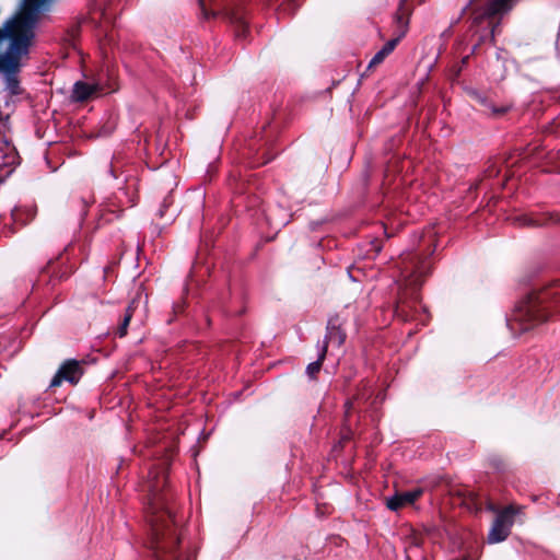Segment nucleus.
Listing matches in <instances>:
<instances>
[{
  "instance_id": "nucleus-1",
  "label": "nucleus",
  "mask_w": 560,
  "mask_h": 560,
  "mask_svg": "<svg viewBox=\"0 0 560 560\" xmlns=\"http://www.w3.org/2000/svg\"><path fill=\"white\" fill-rule=\"evenodd\" d=\"M166 488L165 470L156 474L154 480L148 483L149 538L147 544L154 560H180L178 526L172 504L173 495Z\"/></svg>"
},
{
  "instance_id": "nucleus-2",
  "label": "nucleus",
  "mask_w": 560,
  "mask_h": 560,
  "mask_svg": "<svg viewBox=\"0 0 560 560\" xmlns=\"http://www.w3.org/2000/svg\"><path fill=\"white\" fill-rule=\"evenodd\" d=\"M560 317V279L526 294L514 307L508 326L521 335Z\"/></svg>"
},
{
  "instance_id": "nucleus-3",
  "label": "nucleus",
  "mask_w": 560,
  "mask_h": 560,
  "mask_svg": "<svg viewBox=\"0 0 560 560\" xmlns=\"http://www.w3.org/2000/svg\"><path fill=\"white\" fill-rule=\"evenodd\" d=\"M419 252H409L400 256V275L404 278V288L399 291L395 315L407 322L413 317L417 306L421 302L420 288L431 272V266Z\"/></svg>"
},
{
  "instance_id": "nucleus-4",
  "label": "nucleus",
  "mask_w": 560,
  "mask_h": 560,
  "mask_svg": "<svg viewBox=\"0 0 560 560\" xmlns=\"http://www.w3.org/2000/svg\"><path fill=\"white\" fill-rule=\"evenodd\" d=\"M51 0H24L21 12L13 19L7 21L3 27H0V42L9 38L12 43L13 38L25 34L30 38L35 37V27L44 11L49 10Z\"/></svg>"
},
{
  "instance_id": "nucleus-5",
  "label": "nucleus",
  "mask_w": 560,
  "mask_h": 560,
  "mask_svg": "<svg viewBox=\"0 0 560 560\" xmlns=\"http://www.w3.org/2000/svg\"><path fill=\"white\" fill-rule=\"evenodd\" d=\"M34 38L22 34L13 38L4 54H0V71L4 74H16L21 68V59L28 55Z\"/></svg>"
},
{
  "instance_id": "nucleus-6",
  "label": "nucleus",
  "mask_w": 560,
  "mask_h": 560,
  "mask_svg": "<svg viewBox=\"0 0 560 560\" xmlns=\"http://www.w3.org/2000/svg\"><path fill=\"white\" fill-rule=\"evenodd\" d=\"M524 506L510 504L501 510L488 533V542L498 544L504 541L511 534V528L514 524L515 517L523 514Z\"/></svg>"
},
{
  "instance_id": "nucleus-7",
  "label": "nucleus",
  "mask_w": 560,
  "mask_h": 560,
  "mask_svg": "<svg viewBox=\"0 0 560 560\" xmlns=\"http://www.w3.org/2000/svg\"><path fill=\"white\" fill-rule=\"evenodd\" d=\"M83 361L75 359L65 360L51 378L50 388L59 387L63 382L77 385L84 374Z\"/></svg>"
},
{
  "instance_id": "nucleus-8",
  "label": "nucleus",
  "mask_w": 560,
  "mask_h": 560,
  "mask_svg": "<svg viewBox=\"0 0 560 560\" xmlns=\"http://www.w3.org/2000/svg\"><path fill=\"white\" fill-rule=\"evenodd\" d=\"M513 224L533 229L560 225V212L546 211L520 214L513 218Z\"/></svg>"
},
{
  "instance_id": "nucleus-9",
  "label": "nucleus",
  "mask_w": 560,
  "mask_h": 560,
  "mask_svg": "<svg viewBox=\"0 0 560 560\" xmlns=\"http://www.w3.org/2000/svg\"><path fill=\"white\" fill-rule=\"evenodd\" d=\"M345 323V319H342L340 315H334L328 319L326 335L322 347H326L327 350L329 345L339 348L345 343L347 338Z\"/></svg>"
},
{
  "instance_id": "nucleus-10",
  "label": "nucleus",
  "mask_w": 560,
  "mask_h": 560,
  "mask_svg": "<svg viewBox=\"0 0 560 560\" xmlns=\"http://www.w3.org/2000/svg\"><path fill=\"white\" fill-rule=\"evenodd\" d=\"M63 256L60 255L56 259H51L40 271V280L45 276L48 277V282L55 284L56 282L63 281L70 277L72 269L63 266Z\"/></svg>"
},
{
  "instance_id": "nucleus-11",
  "label": "nucleus",
  "mask_w": 560,
  "mask_h": 560,
  "mask_svg": "<svg viewBox=\"0 0 560 560\" xmlns=\"http://www.w3.org/2000/svg\"><path fill=\"white\" fill-rule=\"evenodd\" d=\"M467 95L475 101L478 105L483 107V113L490 115L491 117L499 118L504 116L509 110L510 106H497L488 97L487 94L480 92L476 89H468L466 91Z\"/></svg>"
},
{
  "instance_id": "nucleus-12",
  "label": "nucleus",
  "mask_w": 560,
  "mask_h": 560,
  "mask_svg": "<svg viewBox=\"0 0 560 560\" xmlns=\"http://www.w3.org/2000/svg\"><path fill=\"white\" fill-rule=\"evenodd\" d=\"M413 11V5L409 3V0H400L397 11L394 15V21L397 28V35L405 37L408 32L410 16Z\"/></svg>"
},
{
  "instance_id": "nucleus-13",
  "label": "nucleus",
  "mask_w": 560,
  "mask_h": 560,
  "mask_svg": "<svg viewBox=\"0 0 560 560\" xmlns=\"http://www.w3.org/2000/svg\"><path fill=\"white\" fill-rule=\"evenodd\" d=\"M228 19L234 26L235 36L238 39H245L248 33L247 12L245 9L236 7L228 13Z\"/></svg>"
},
{
  "instance_id": "nucleus-14",
  "label": "nucleus",
  "mask_w": 560,
  "mask_h": 560,
  "mask_svg": "<svg viewBox=\"0 0 560 560\" xmlns=\"http://www.w3.org/2000/svg\"><path fill=\"white\" fill-rule=\"evenodd\" d=\"M422 494L423 490L421 488L396 493L395 495L387 499L386 506L390 511H398L406 505L415 503Z\"/></svg>"
},
{
  "instance_id": "nucleus-15",
  "label": "nucleus",
  "mask_w": 560,
  "mask_h": 560,
  "mask_svg": "<svg viewBox=\"0 0 560 560\" xmlns=\"http://www.w3.org/2000/svg\"><path fill=\"white\" fill-rule=\"evenodd\" d=\"M187 289H185L182 298L173 303L172 312L170 314V317L166 319V323L168 325L178 322L179 319L184 320V325L190 326L194 324V319L189 316V314L186 312L187 308Z\"/></svg>"
},
{
  "instance_id": "nucleus-16",
  "label": "nucleus",
  "mask_w": 560,
  "mask_h": 560,
  "mask_svg": "<svg viewBox=\"0 0 560 560\" xmlns=\"http://www.w3.org/2000/svg\"><path fill=\"white\" fill-rule=\"evenodd\" d=\"M277 154V150H273L269 143H265L255 151L250 158L249 165L250 167L262 166L272 161Z\"/></svg>"
},
{
  "instance_id": "nucleus-17",
  "label": "nucleus",
  "mask_w": 560,
  "mask_h": 560,
  "mask_svg": "<svg viewBox=\"0 0 560 560\" xmlns=\"http://www.w3.org/2000/svg\"><path fill=\"white\" fill-rule=\"evenodd\" d=\"M139 303H140V294L138 293L137 296H135L130 302L129 304L127 305L126 310H125V314H124V317L121 319V323L119 324L118 328H117V331H116V335L119 337V338H122L127 335L128 332V326L130 324V320L135 314V311L138 308L139 306Z\"/></svg>"
},
{
  "instance_id": "nucleus-18",
  "label": "nucleus",
  "mask_w": 560,
  "mask_h": 560,
  "mask_svg": "<svg viewBox=\"0 0 560 560\" xmlns=\"http://www.w3.org/2000/svg\"><path fill=\"white\" fill-rule=\"evenodd\" d=\"M402 37H399V35H397L395 38H392L389 39L383 47L381 50H378L374 57L371 59L369 66H368V70L381 65L384 59L395 49V47L398 45V43L400 42Z\"/></svg>"
},
{
  "instance_id": "nucleus-19",
  "label": "nucleus",
  "mask_w": 560,
  "mask_h": 560,
  "mask_svg": "<svg viewBox=\"0 0 560 560\" xmlns=\"http://www.w3.org/2000/svg\"><path fill=\"white\" fill-rule=\"evenodd\" d=\"M97 88L83 81H78L73 85L72 98L75 102L88 101L95 92Z\"/></svg>"
},
{
  "instance_id": "nucleus-20",
  "label": "nucleus",
  "mask_w": 560,
  "mask_h": 560,
  "mask_svg": "<svg viewBox=\"0 0 560 560\" xmlns=\"http://www.w3.org/2000/svg\"><path fill=\"white\" fill-rule=\"evenodd\" d=\"M354 399H348L345 404V417H343V425H342V441L351 440L353 435L352 423H351V413L354 411Z\"/></svg>"
},
{
  "instance_id": "nucleus-21",
  "label": "nucleus",
  "mask_w": 560,
  "mask_h": 560,
  "mask_svg": "<svg viewBox=\"0 0 560 560\" xmlns=\"http://www.w3.org/2000/svg\"><path fill=\"white\" fill-rule=\"evenodd\" d=\"M327 351L326 347H322L320 352L318 354V359L312 363H310L306 368V373L310 378L315 380L316 375L319 373L323 362L326 358Z\"/></svg>"
},
{
  "instance_id": "nucleus-22",
  "label": "nucleus",
  "mask_w": 560,
  "mask_h": 560,
  "mask_svg": "<svg viewBox=\"0 0 560 560\" xmlns=\"http://www.w3.org/2000/svg\"><path fill=\"white\" fill-rule=\"evenodd\" d=\"M5 86L12 95L20 94V81L16 74H5Z\"/></svg>"
},
{
  "instance_id": "nucleus-23",
  "label": "nucleus",
  "mask_w": 560,
  "mask_h": 560,
  "mask_svg": "<svg viewBox=\"0 0 560 560\" xmlns=\"http://www.w3.org/2000/svg\"><path fill=\"white\" fill-rule=\"evenodd\" d=\"M501 170L494 163H491L488 165V167L485 170L483 175L485 177H497L500 174Z\"/></svg>"
},
{
  "instance_id": "nucleus-24",
  "label": "nucleus",
  "mask_w": 560,
  "mask_h": 560,
  "mask_svg": "<svg viewBox=\"0 0 560 560\" xmlns=\"http://www.w3.org/2000/svg\"><path fill=\"white\" fill-rule=\"evenodd\" d=\"M422 544H423V538L420 535L413 534V535L410 536V538H409V548H411V547L419 548V547L422 546Z\"/></svg>"
},
{
  "instance_id": "nucleus-25",
  "label": "nucleus",
  "mask_w": 560,
  "mask_h": 560,
  "mask_svg": "<svg viewBox=\"0 0 560 560\" xmlns=\"http://www.w3.org/2000/svg\"><path fill=\"white\" fill-rule=\"evenodd\" d=\"M199 4H200V8H201L202 16L205 19H209L210 16H214L215 15V13L213 11H210V10L207 9L205 0H199Z\"/></svg>"
},
{
  "instance_id": "nucleus-26",
  "label": "nucleus",
  "mask_w": 560,
  "mask_h": 560,
  "mask_svg": "<svg viewBox=\"0 0 560 560\" xmlns=\"http://www.w3.org/2000/svg\"><path fill=\"white\" fill-rule=\"evenodd\" d=\"M171 203H172V200H171L168 197L164 198L163 203H162V207H161V209L159 210V215H160L161 218L164 215V212H165L166 208H167Z\"/></svg>"
},
{
  "instance_id": "nucleus-27",
  "label": "nucleus",
  "mask_w": 560,
  "mask_h": 560,
  "mask_svg": "<svg viewBox=\"0 0 560 560\" xmlns=\"http://www.w3.org/2000/svg\"><path fill=\"white\" fill-rule=\"evenodd\" d=\"M428 246H429V247H432V248H431V250H430V253H429L428 255L433 254V253L435 252V247H436V245H435V244H433V238H432V235H431V234H430V235H428Z\"/></svg>"
},
{
  "instance_id": "nucleus-28",
  "label": "nucleus",
  "mask_w": 560,
  "mask_h": 560,
  "mask_svg": "<svg viewBox=\"0 0 560 560\" xmlns=\"http://www.w3.org/2000/svg\"><path fill=\"white\" fill-rule=\"evenodd\" d=\"M118 163H119V162H113V163H112L110 172H112V174H113V176H114V177H117L116 170H117V167H118Z\"/></svg>"
},
{
  "instance_id": "nucleus-29",
  "label": "nucleus",
  "mask_w": 560,
  "mask_h": 560,
  "mask_svg": "<svg viewBox=\"0 0 560 560\" xmlns=\"http://www.w3.org/2000/svg\"><path fill=\"white\" fill-rule=\"evenodd\" d=\"M549 132H557L558 131V125L556 122H552L550 127L548 128Z\"/></svg>"
},
{
  "instance_id": "nucleus-30",
  "label": "nucleus",
  "mask_w": 560,
  "mask_h": 560,
  "mask_svg": "<svg viewBox=\"0 0 560 560\" xmlns=\"http://www.w3.org/2000/svg\"><path fill=\"white\" fill-rule=\"evenodd\" d=\"M480 180L470 186L469 191L475 192L479 188Z\"/></svg>"
},
{
  "instance_id": "nucleus-31",
  "label": "nucleus",
  "mask_w": 560,
  "mask_h": 560,
  "mask_svg": "<svg viewBox=\"0 0 560 560\" xmlns=\"http://www.w3.org/2000/svg\"><path fill=\"white\" fill-rule=\"evenodd\" d=\"M207 327L211 326V318L208 314L205 315Z\"/></svg>"
},
{
  "instance_id": "nucleus-32",
  "label": "nucleus",
  "mask_w": 560,
  "mask_h": 560,
  "mask_svg": "<svg viewBox=\"0 0 560 560\" xmlns=\"http://www.w3.org/2000/svg\"><path fill=\"white\" fill-rule=\"evenodd\" d=\"M468 60H469V56H465L463 59H462V65L463 66H466L468 63Z\"/></svg>"
},
{
  "instance_id": "nucleus-33",
  "label": "nucleus",
  "mask_w": 560,
  "mask_h": 560,
  "mask_svg": "<svg viewBox=\"0 0 560 560\" xmlns=\"http://www.w3.org/2000/svg\"><path fill=\"white\" fill-rule=\"evenodd\" d=\"M109 270H112L110 266L105 267V269H104L105 275H107L109 272Z\"/></svg>"
}]
</instances>
